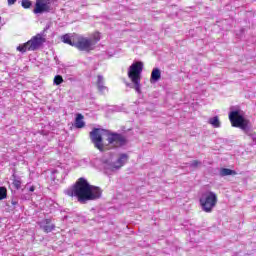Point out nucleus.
Segmentation results:
<instances>
[{"mask_svg":"<svg viewBox=\"0 0 256 256\" xmlns=\"http://www.w3.org/2000/svg\"><path fill=\"white\" fill-rule=\"evenodd\" d=\"M11 205H13V207H15L16 205H19V202L15 199L11 200Z\"/></svg>","mask_w":256,"mask_h":256,"instance_id":"b1692460","label":"nucleus"},{"mask_svg":"<svg viewBox=\"0 0 256 256\" xmlns=\"http://www.w3.org/2000/svg\"><path fill=\"white\" fill-rule=\"evenodd\" d=\"M199 165H201V161H199V160H193L190 163V167H193V168H197V167H199Z\"/></svg>","mask_w":256,"mask_h":256,"instance_id":"5701e85b","label":"nucleus"},{"mask_svg":"<svg viewBox=\"0 0 256 256\" xmlns=\"http://www.w3.org/2000/svg\"><path fill=\"white\" fill-rule=\"evenodd\" d=\"M208 123L212 125L215 129L221 127V121H219V116H214L208 120Z\"/></svg>","mask_w":256,"mask_h":256,"instance_id":"4468645a","label":"nucleus"},{"mask_svg":"<svg viewBox=\"0 0 256 256\" xmlns=\"http://www.w3.org/2000/svg\"><path fill=\"white\" fill-rule=\"evenodd\" d=\"M141 73H143V62L136 61L128 68V77L132 83H126V87L135 89L136 93L141 95Z\"/></svg>","mask_w":256,"mask_h":256,"instance_id":"39448f33","label":"nucleus"},{"mask_svg":"<svg viewBox=\"0 0 256 256\" xmlns=\"http://www.w3.org/2000/svg\"><path fill=\"white\" fill-rule=\"evenodd\" d=\"M44 223H45V225H50L51 224V219H45Z\"/></svg>","mask_w":256,"mask_h":256,"instance_id":"bb28decb","label":"nucleus"},{"mask_svg":"<svg viewBox=\"0 0 256 256\" xmlns=\"http://www.w3.org/2000/svg\"><path fill=\"white\" fill-rule=\"evenodd\" d=\"M69 197H76L78 203L85 205L89 201H97L101 199L103 190L98 186H93L85 178H79L76 183L65 191Z\"/></svg>","mask_w":256,"mask_h":256,"instance_id":"f257e3e1","label":"nucleus"},{"mask_svg":"<svg viewBox=\"0 0 256 256\" xmlns=\"http://www.w3.org/2000/svg\"><path fill=\"white\" fill-rule=\"evenodd\" d=\"M229 175H237V172L235 170H231L229 168H222L220 170V177H227Z\"/></svg>","mask_w":256,"mask_h":256,"instance_id":"2eb2a0df","label":"nucleus"},{"mask_svg":"<svg viewBox=\"0 0 256 256\" xmlns=\"http://www.w3.org/2000/svg\"><path fill=\"white\" fill-rule=\"evenodd\" d=\"M245 135H247L249 138H251L253 143H255V145H256V133L255 132L251 131V129H250L245 133Z\"/></svg>","mask_w":256,"mask_h":256,"instance_id":"6ab92c4d","label":"nucleus"},{"mask_svg":"<svg viewBox=\"0 0 256 256\" xmlns=\"http://www.w3.org/2000/svg\"><path fill=\"white\" fill-rule=\"evenodd\" d=\"M129 161V155L122 153L119 155L118 159L115 162H111L109 160L104 161V169L108 171H118L121 169L125 163Z\"/></svg>","mask_w":256,"mask_h":256,"instance_id":"6e6552de","label":"nucleus"},{"mask_svg":"<svg viewBox=\"0 0 256 256\" xmlns=\"http://www.w3.org/2000/svg\"><path fill=\"white\" fill-rule=\"evenodd\" d=\"M161 79V69L154 68L151 73L150 83H157Z\"/></svg>","mask_w":256,"mask_h":256,"instance_id":"9d476101","label":"nucleus"},{"mask_svg":"<svg viewBox=\"0 0 256 256\" xmlns=\"http://www.w3.org/2000/svg\"><path fill=\"white\" fill-rule=\"evenodd\" d=\"M33 13L35 15H43V13H51V0H36Z\"/></svg>","mask_w":256,"mask_h":256,"instance_id":"1a4fd4ad","label":"nucleus"},{"mask_svg":"<svg viewBox=\"0 0 256 256\" xmlns=\"http://www.w3.org/2000/svg\"><path fill=\"white\" fill-rule=\"evenodd\" d=\"M20 199H22V201H29V199H31V194H21Z\"/></svg>","mask_w":256,"mask_h":256,"instance_id":"4be33fe9","label":"nucleus"},{"mask_svg":"<svg viewBox=\"0 0 256 256\" xmlns=\"http://www.w3.org/2000/svg\"><path fill=\"white\" fill-rule=\"evenodd\" d=\"M32 5H33V2L31 0L21 1V6L23 7V9H31Z\"/></svg>","mask_w":256,"mask_h":256,"instance_id":"dca6fc26","label":"nucleus"},{"mask_svg":"<svg viewBox=\"0 0 256 256\" xmlns=\"http://www.w3.org/2000/svg\"><path fill=\"white\" fill-rule=\"evenodd\" d=\"M229 120L233 127H239L244 133L250 130L249 121L240 114L239 110H234L229 113Z\"/></svg>","mask_w":256,"mask_h":256,"instance_id":"0eeeda50","label":"nucleus"},{"mask_svg":"<svg viewBox=\"0 0 256 256\" xmlns=\"http://www.w3.org/2000/svg\"><path fill=\"white\" fill-rule=\"evenodd\" d=\"M61 83H63V76L56 75L54 77V85H61Z\"/></svg>","mask_w":256,"mask_h":256,"instance_id":"aec40b11","label":"nucleus"},{"mask_svg":"<svg viewBox=\"0 0 256 256\" xmlns=\"http://www.w3.org/2000/svg\"><path fill=\"white\" fill-rule=\"evenodd\" d=\"M199 203L204 213H213V209L217 206V194L213 191H206L200 196Z\"/></svg>","mask_w":256,"mask_h":256,"instance_id":"423d86ee","label":"nucleus"},{"mask_svg":"<svg viewBox=\"0 0 256 256\" xmlns=\"http://www.w3.org/2000/svg\"><path fill=\"white\" fill-rule=\"evenodd\" d=\"M15 3H17V0H8V5H15Z\"/></svg>","mask_w":256,"mask_h":256,"instance_id":"393cba45","label":"nucleus"},{"mask_svg":"<svg viewBox=\"0 0 256 256\" xmlns=\"http://www.w3.org/2000/svg\"><path fill=\"white\" fill-rule=\"evenodd\" d=\"M3 199H7V188L0 187V201H3Z\"/></svg>","mask_w":256,"mask_h":256,"instance_id":"f3484780","label":"nucleus"},{"mask_svg":"<svg viewBox=\"0 0 256 256\" xmlns=\"http://www.w3.org/2000/svg\"><path fill=\"white\" fill-rule=\"evenodd\" d=\"M42 229L45 233H51V231L55 230V224L52 225H44L42 226Z\"/></svg>","mask_w":256,"mask_h":256,"instance_id":"a211bd4d","label":"nucleus"},{"mask_svg":"<svg viewBox=\"0 0 256 256\" xmlns=\"http://www.w3.org/2000/svg\"><path fill=\"white\" fill-rule=\"evenodd\" d=\"M23 193H25V191H29V193H33L35 191V186H29V184H27L24 189H22Z\"/></svg>","mask_w":256,"mask_h":256,"instance_id":"412c9836","label":"nucleus"},{"mask_svg":"<svg viewBox=\"0 0 256 256\" xmlns=\"http://www.w3.org/2000/svg\"><path fill=\"white\" fill-rule=\"evenodd\" d=\"M12 181H13L12 185L15 187V189L17 190L21 189V184L23 183V181L19 176H17V174L15 173L12 174Z\"/></svg>","mask_w":256,"mask_h":256,"instance_id":"ddd939ff","label":"nucleus"},{"mask_svg":"<svg viewBox=\"0 0 256 256\" xmlns=\"http://www.w3.org/2000/svg\"><path fill=\"white\" fill-rule=\"evenodd\" d=\"M51 29V25L47 24L44 30L38 33L36 36H33L29 41L24 44H20L16 49L20 53H27V51H39L43 44L47 42L45 38V33Z\"/></svg>","mask_w":256,"mask_h":256,"instance_id":"7ed1b4c3","label":"nucleus"},{"mask_svg":"<svg viewBox=\"0 0 256 256\" xmlns=\"http://www.w3.org/2000/svg\"><path fill=\"white\" fill-rule=\"evenodd\" d=\"M52 173H53V175H55V173H58V171H57V170H54V171H52Z\"/></svg>","mask_w":256,"mask_h":256,"instance_id":"cd10ccee","label":"nucleus"},{"mask_svg":"<svg viewBox=\"0 0 256 256\" xmlns=\"http://www.w3.org/2000/svg\"><path fill=\"white\" fill-rule=\"evenodd\" d=\"M94 39L96 42L101 40V37H99V33L94 35Z\"/></svg>","mask_w":256,"mask_h":256,"instance_id":"a878e982","label":"nucleus"},{"mask_svg":"<svg viewBox=\"0 0 256 256\" xmlns=\"http://www.w3.org/2000/svg\"><path fill=\"white\" fill-rule=\"evenodd\" d=\"M62 43L76 47L79 51H91L93 49V40L85 38L79 34H65L61 37Z\"/></svg>","mask_w":256,"mask_h":256,"instance_id":"20e7f679","label":"nucleus"},{"mask_svg":"<svg viewBox=\"0 0 256 256\" xmlns=\"http://www.w3.org/2000/svg\"><path fill=\"white\" fill-rule=\"evenodd\" d=\"M96 84L100 93L107 91V86H105V78H103V75H98Z\"/></svg>","mask_w":256,"mask_h":256,"instance_id":"9b49d317","label":"nucleus"},{"mask_svg":"<svg viewBox=\"0 0 256 256\" xmlns=\"http://www.w3.org/2000/svg\"><path fill=\"white\" fill-rule=\"evenodd\" d=\"M89 135L94 147L99 149L101 153L107 149V145L103 143V135H106L108 145H113L116 149L127 145V138L123 134L111 132L103 128H93Z\"/></svg>","mask_w":256,"mask_h":256,"instance_id":"f03ea898","label":"nucleus"},{"mask_svg":"<svg viewBox=\"0 0 256 256\" xmlns=\"http://www.w3.org/2000/svg\"><path fill=\"white\" fill-rule=\"evenodd\" d=\"M74 126L76 127V129H83V127H85V122L83 121V114L76 115Z\"/></svg>","mask_w":256,"mask_h":256,"instance_id":"f8f14e48","label":"nucleus"}]
</instances>
